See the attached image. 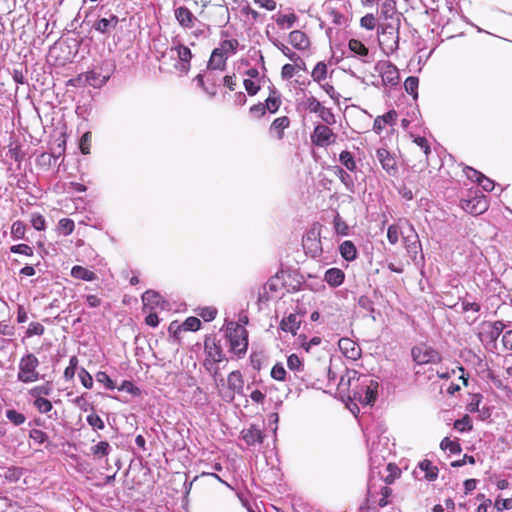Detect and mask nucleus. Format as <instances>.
I'll return each mask as SVG.
<instances>
[{"label":"nucleus","mask_w":512,"mask_h":512,"mask_svg":"<svg viewBox=\"0 0 512 512\" xmlns=\"http://www.w3.org/2000/svg\"><path fill=\"white\" fill-rule=\"evenodd\" d=\"M167 59L174 60V68L179 73L186 75L190 70L192 53L187 46L174 40L173 45L162 52L159 57V61H162L163 64H166Z\"/></svg>","instance_id":"nucleus-1"},{"label":"nucleus","mask_w":512,"mask_h":512,"mask_svg":"<svg viewBox=\"0 0 512 512\" xmlns=\"http://www.w3.org/2000/svg\"><path fill=\"white\" fill-rule=\"evenodd\" d=\"M39 366L38 358L32 354H25L19 361V371L17 379L23 383H32L39 380L40 375L37 371Z\"/></svg>","instance_id":"nucleus-2"},{"label":"nucleus","mask_w":512,"mask_h":512,"mask_svg":"<svg viewBox=\"0 0 512 512\" xmlns=\"http://www.w3.org/2000/svg\"><path fill=\"white\" fill-rule=\"evenodd\" d=\"M359 382V391L355 392L354 397L362 404L372 405L377 398L379 383L373 378L362 375L357 380Z\"/></svg>","instance_id":"nucleus-3"},{"label":"nucleus","mask_w":512,"mask_h":512,"mask_svg":"<svg viewBox=\"0 0 512 512\" xmlns=\"http://www.w3.org/2000/svg\"><path fill=\"white\" fill-rule=\"evenodd\" d=\"M337 135L327 125L318 124L311 134V142L318 147H327L334 144Z\"/></svg>","instance_id":"nucleus-4"},{"label":"nucleus","mask_w":512,"mask_h":512,"mask_svg":"<svg viewBox=\"0 0 512 512\" xmlns=\"http://www.w3.org/2000/svg\"><path fill=\"white\" fill-rule=\"evenodd\" d=\"M104 65L106 66V74L102 72H98L97 69H93L91 71L86 72L85 80L86 82L93 86L94 88H100L110 79L114 69L115 64L112 61L106 60L104 61Z\"/></svg>","instance_id":"nucleus-5"},{"label":"nucleus","mask_w":512,"mask_h":512,"mask_svg":"<svg viewBox=\"0 0 512 512\" xmlns=\"http://www.w3.org/2000/svg\"><path fill=\"white\" fill-rule=\"evenodd\" d=\"M413 360L419 364L436 363L440 361V354L427 345H419L412 348Z\"/></svg>","instance_id":"nucleus-6"},{"label":"nucleus","mask_w":512,"mask_h":512,"mask_svg":"<svg viewBox=\"0 0 512 512\" xmlns=\"http://www.w3.org/2000/svg\"><path fill=\"white\" fill-rule=\"evenodd\" d=\"M231 349L235 354H244L248 347L247 331L240 325H236L233 332L229 334Z\"/></svg>","instance_id":"nucleus-7"},{"label":"nucleus","mask_w":512,"mask_h":512,"mask_svg":"<svg viewBox=\"0 0 512 512\" xmlns=\"http://www.w3.org/2000/svg\"><path fill=\"white\" fill-rule=\"evenodd\" d=\"M397 22L399 19L397 18ZM399 26V23H397ZM381 34L382 39L379 40L380 45H386L391 51L398 49L399 45V33L398 27H395L393 24L381 25Z\"/></svg>","instance_id":"nucleus-8"},{"label":"nucleus","mask_w":512,"mask_h":512,"mask_svg":"<svg viewBox=\"0 0 512 512\" xmlns=\"http://www.w3.org/2000/svg\"><path fill=\"white\" fill-rule=\"evenodd\" d=\"M488 201L485 196H477L471 199L461 200V207L472 215H480L487 211Z\"/></svg>","instance_id":"nucleus-9"},{"label":"nucleus","mask_w":512,"mask_h":512,"mask_svg":"<svg viewBox=\"0 0 512 512\" xmlns=\"http://www.w3.org/2000/svg\"><path fill=\"white\" fill-rule=\"evenodd\" d=\"M505 328V324L503 321H494L488 322L483 325V330L480 332L479 336L482 341L488 340L490 342H495L500 335L503 333Z\"/></svg>","instance_id":"nucleus-10"},{"label":"nucleus","mask_w":512,"mask_h":512,"mask_svg":"<svg viewBox=\"0 0 512 512\" xmlns=\"http://www.w3.org/2000/svg\"><path fill=\"white\" fill-rule=\"evenodd\" d=\"M404 245L407 253L412 260L417 264V254L421 251V242L414 228H409V233L404 236Z\"/></svg>","instance_id":"nucleus-11"},{"label":"nucleus","mask_w":512,"mask_h":512,"mask_svg":"<svg viewBox=\"0 0 512 512\" xmlns=\"http://www.w3.org/2000/svg\"><path fill=\"white\" fill-rule=\"evenodd\" d=\"M118 23V16L110 14L108 18H99L94 21L91 27L101 34L110 35V33L117 27Z\"/></svg>","instance_id":"nucleus-12"},{"label":"nucleus","mask_w":512,"mask_h":512,"mask_svg":"<svg viewBox=\"0 0 512 512\" xmlns=\"http://www.w3.org/2000/svg\"><path fill=\"white\" fill-rule=\"evenodd\" d=\"M377 158L381 163L382 168L391 176H394L398 172L395 158L390 152L384 148H379L376 152Z\"/></svg>","instance_id":"nucleus-13"},{"label":"nucleus","mask_w":512,"mask_h":512,"mask_svg":"<svg viewBox=\"0 0 512 512\" xmlns=\"http://www.w3.org/2000/svg\"><path fill=\"white\" fill-rule=\"evenodd\" d=\"M263 431L256 425L252 424L248 428L243 429L241 431V438L245 441V443L249 446H254L256 444H262L264 440Z\"/></svg>","instance_id":"nucleus-14"},{"label":"nucleus","mask_w":512,"mask_h":512,"mask_svg":"<svg viewBox=\"0 0 512 512\" xmlns=\"http://www.w3.org/2000/svg\"><path fill=\"white\" fill-rule=\"evenodd\" d=\"M175 17L184 28H193L196 22H198L197 18L186 7H178L175 9Z\"/></svg>","instance_id":"nucleus-15"},{"label":"nucleus","mask_w":512,"mask_h":512,"mask_svg":"<svg viewBox=\"0 0 512 512\" xmlns=\"http://www.w3.org/2000/svg\"><path fill=\"white\" fill-rule=\"evenodd\" d=\"M227 56L221 53V49H214L207 64V69L223 71L226 68Z\"/></svg>","instance_id":"nucleus-16"},{"label":"nucleus","mask_w":512,"mask_h":512,"mask_svg":"<svg viewBox=\"0 0 512 512\" xmlns=\"http://www.w3.org/2000/svg\"><path fill=\"white\" fill-rule=\"evenodd\" d=\"M345 279V273L339 268H330L324 274V281L333 288L339 287Z\"/></svg>","instance_id":"nucleus-17"},{"label":"nucleus","mask_w":512,"mask_h":512,"mask_svg":"<svg viewBox=\"0 0 512 512\" xmlns=\"http://www.w3.org/2000/svg\"><path fill=\"white\" fill-rule=\"evenodd\" d=\"M380 73H381L382 80L385 83H388L391 85H396L399 81L398 70H397L396 66H394L391 63H384L381 68Z\"/></svg>","instance_id":"nucleus-18"},{"label":"nucleus","mask_w":512,"mask_h":512,"mask_svg":"<svg viewBox=\"0 0 512 512\" xmlns=\"http://www.w3.org/2000/svg\"><path fill=\"white\" fill-rule=\"evenodd\" d=\"M397 119V113L395 110H390L382 116H378L373 124V129L379 133L386 125H394Z\"/></svg>","instance_id":"nucleus-19"},{"label":"nucleus","mask_w":512,"mask_h":512,"mask_svg":"<svg viewBox=\"0 0 512 512\" xmlns=\"http://www.w3.org/2000/svg\"><path fill=\"white\" fill-rule=\"evenodd\" d=\"M289 43L298 50H304L309 46L306 34L300 30H294L289 34Z\"/></svg>","instance_id":"nucleus-20"},{"label":"nucleus","mask_w":512,"mask_h":512,"mask_svg":"<svg viewBox=\"0 0 512 512\" xmlns=\"http://www.w3.org/2000/svg\"><path fill=\"white\" fill-rule=\"evenodd\" d=\"M142 301L144 306H149L150 308H155L159 306L163 308V305L165 304V301L162 300L161 295L153 290H147L142 295Z\"/></svg>","instance_id":"nucleus-21"},{"label":"nucleus","mask_w":512,"mask_h":512,"mask_svg":"<svg viewBox=\"0 0 512 512\" xmlns=\"http://www.w3.org/2000/svg\"><path fill=\"white\" fill-rule=\"evenodd\" d=\"M227 382H228L229 389L232 390L234 393H238V394L243 393L244 381H243L240 371H238V370L232 371L228 375Z\"/></svg>","instance_id":"nucleus-22"},{"label":"nucleus","mask_w":512,"mask_h":512,"mask_svg":"<svg viewBox=\"0 0 512 512\" xmlns=\"http://www.w3.org/2000/svg\"><path fill=\"white\" fill-rule=\"evenodd\" d=\"M334 169H335V174L339 177V180L345 186V188L349 192L354 193L355 192V184H354V180H353L352 176L340 166H335Z\"/></svg>","instance_id":"nucleus-23"},{"label":"nucleus","mask_w":512,"mask_h":512,"mask_svg":"<svg viewBox=\"0 0 512 512\" xmlns=\"http://www.w3.org/2000/svg\"><path fill=\"white\" fill-rule=\"evenodd\" d=\"M218 75L217 71L210 70L206 68V83L208 87H204V91L210 96H215L217 94L218 87Z\"/></svg>","instance_id":"nucleus-24"},{"label":"nucleus","mask_w":512,"mask_h":512,"mask_svg":"<svg viewBox=\"0 0 512 512\" xmlns=\"http://www.w3.org/2000/svg\"><path fill=\"white\" fill-rule=\"evenodd\" d=\"M300 327V321L298 320V316L296 314H290L289 316L282 319L280 323V328L285 332H291L293 334L296 333Z\"/></svg>","instance_id":"nucleus-25"},{"label":"nucleus","mask_w":512,"mask_h":512,"mask_svg":"<svg viewBox=\"0 0 512 512\" xmlns=\"http://www.w3.org/2000/svg\"><path fill=\"white\" fill-rule=\"evenodd\" d=\"M290 125V119L287 116H282L279 118H276L271 126L270 131H276L277 132V138L281 140L284 136V130L288 128Z\"/></svg>","instance_id":"nucleus-26"},{"label":"nucleus","mask_w":512,"mask_h":512,"mask_svg":"<svg viewBox=\"0 0 512 512\" xmlns=\"http://www.w3.org/2000/svg\"><path fill=\"white\" fill-rule=\"evenodd\" d=\"M339 346L341 350H343L344 353L352 359H356L360 355V348H358L350 339H341L339 341Z\"/></svg>","instance_id":"nucleus-27"},{"label":"nucleus","mask_w":512,"mask_h":512,"mask_svg":"<svg viewBox=\"0 0 512 512\" xmlns=\"http://www.w3.org/2000/svg\"><path fill=\"white\" fill-rule=\"evenodd\" d=\"M419 469L423 471L424 479L428 481H433L438 476V468L432 464L429 460H423L418 465Z\"/></svg>","instance_id":"nucleus-28"},{"label":"nucleus","mask_w":512,"mask_h":512,"mask_svg":"<svg viewBox=\"0 0 512 512\" xmlns=\"http://www.w3.org/2000/svg\"><path fill=\"white\" fill-rule=\"evenodd\" d=\"M339 251H340V254L341 256L347 260V261H352L356 258L357 256V250H356V247L355 245L353 244L352 241H349V240H346L344 241L340 247H339Z\"/></svg>","instance_id":"nucleus-29"},{"label":"nucleus","mask_w":512,"mask_h":512,"mask_svg":"<svg viewBox=\"0 0 512 512\" xmlns=\"http://www.w3.org/2000/svg\"><path fill=\"white\" fill-rule=\"evenodd\" d=\"M71 275L76 279L85 281H94L96 279V274L93 271H90L79 265H76L72 268Z\"/></svg>","instance_id":"nucleus-30"},{"label":"nucleus","mask_w":512,"mask_h":512,"mask_svg":"<svg viewBox=\"0 0 512 512\" xmlns=\"http://www.w3.org/2000/svg\"><path fill=\"white\" fill-rule=\"evenodd\" d=\"M53 391L52 384L50 382L44 385L35 386L29 390V395L35 399L43 398L42 396H49Z\"/></svg>","instance_id":"nucleus-31"},{"label":"nucleus","mask_w":512,"mask_h":512,"mask_svg":"<svg viewBox=\"0 0 512 512\" xmlns=\"http://www.w3.org/2000/svg\"><path fill=\"white\" fill-rule=\"evenodd\" d=\"M340 163L350 172H354L357 169V164L354 156L349 151H342L339 155Z\"/></svg>","instance_id":"nucleus-32"},{"label":"nucleus","mask_w":512,"mask_h":512,"mask_svg":"<svg viewBox=\"0 0 512 512\" xmlns=\"http://www.w3.org/2000/svg\"><path fill=\"white\" fill-rule=\"evenodd\" d=\"M348 47L351 52L359 55L361 58H365L369 54L368 48L357 39L349 40Z\"/></svg>","instance_id":"nucleus-33"},{"label":"nucleus","mask_w":512,"mask_h":512,"mask_svg":"<svg viewBox=\"0 0 512 512\" xmlns=\"http://www.w3.org/2000/svg\"><path fill=\"white\" fill-rule=\"evenodd\" d=\"M274 45L294 64L301 62L304 65V61L301 59V57L293 52L288 46L279 41H275Z\"/></svg>","instance_id":"nucleus-34"},{"label":"nucleus","mask_w":512,"mask_h":512,"mask_svg":"<svg viewBox=\"0 0 512 512\" xmlns=\"http://www.w3.org/2000/svg\"><path fill=\"white\" fill-rule=\"evenodd\" d=\"M23 475V468L20 467H8L4 470L3 476L7 481L14 483L17 482Z\"/></svg>","instance_id":"nucleus-35"},{"label":"nucleus","mask_w":512,"mask_h":512,"mask_svg":"<svg viewBox=\"0 0 512 512\" xmlns=\"http://www.w3.org/2000/svg\"><path fill=\"white\" fill-rule=\"evenodd\" d=\"M281 104L280 96L277 95L276 90H272L269 97L265 101V107L266 110H268L271 113H275Z\"/></svg>","instance_id":"nucleus-36"},{"label":"nucleus","mask_w":512,"mask_h":512,"mask_svg":"<svg viewBox=\"0 0 512 512\" xmlns=\"http://www.w3.org/2000/svg\"><path fill=\"white\" fill-rule=\"evenodd\" d=\"M111 451V446L107 441H101L91 447V453L97 458L107 456Z\"/></svg>","instance_id":"nucleus-37"},{"label":"nucleus","mask_w":512,"mask_h":512,"mask_svg":"<svg viewBox=\"0 0 512 512\" xmlns=\"http://www.w3.org/2000/svg\"><path fill=\"white\" fill-rule=\"evenodd\" d=\"M302 106L311 113L318 114L323 105L314 97L309 96L302 102Z\"/></svg>","instance_id":"nucleus-38"},{"label":"nucleus","mask_w":512,"mask_h":512,"mask_svg":"<svg viewBox=\"0 0 512 512\" xmlns=\"http://www.w3.org/2000/svg\"><path fill=\"white\" fill-rule=\"evenodd\" d=\"M440 448L442 450H449L451 454H459L462 451L459 442L452 441L448 437L442 439Z\"/></svg>","instance_id":"nucleus-39"},{"label":"nucleus","mask_w":512,"mask_h":512,"mask_svg":"<svg viewBox=\"0 0 512 512\" xmlns=\"http://www.w3.org/2000/svg\"><path fill=\"white\" fill-rule=\"evenodd\" d=\"M311 76L314 81L321 82L327 76V66L324 62H318L314 67Z\"/></svg>","instance_id":"nucleus-40"},{"label":"nucleus","mask_w":512,"mask_h":512,"mask_svg":"<svg viewBox=\"0 0 512 512\" xmlns=\"http://www.w3.org/2000/svg\"><path fill=\"white\" fill-rule=\"evenodd\" d=\"M418 85H419V79L414 76H409L408 78H406V80L404 82V88H405L406 92L413 95L414 99H416L418 96V93H417Z\"/></svg>","instance_id":"nucleus-41"},{"label":"nucleus","mask_w":512,"mask_h":512,"mask_svg":"<svg viewBox=\"0 0 512 512\" xmlns=\"http://www.w3.org/2000/svg\"><path fill=\"white\" fill-rule=\"evenodd\" d=\"M333 224L337 234L342 236L348 235L349 226L339 214H336V216L334 217Z\"/></svg>","instance_id":"nucleus-42"},{"label":"nucleus","mask_w":512,"mask_h":512,"mask_svg":"<svg viewBox=\"0 0 512 512\" xmlns=\"http://www.w3.org/2000/svg\"><path fill=\"white\" fill-rule=\"evenodd\" d=\"M239 43L236 39L232 40H224L221 42L220 47L217 49H221V53L227 56V54H234L237 50Z\"/></svg>","instance_id":"nucleus-43"},{"label":"nucleus","mask_w":512,"mask_h":512,"mask_svg":"<svg viewBox=\"0 0 512 512\" xmlns=\"http://www.w3.org/2000/svg\"><path fill=\"white\" fill-rule=\"evenodd\" d=\"M26 226L22 221H15L11 227V236L15 240L23 239L25 237Z\"/></svg>","instance_id":"nucleus-44"},{"label":"nucleus","mask_w":512,"mask_h":512,"mask_svg":"<svg viewBox=\"0 0 512 512\" xmlns=\"http://www.w3.org/2000/svg\"><path fill=\"white\" fill-rule=\"evenodd\" d=\"M6 417L10 422H12L16 426L22 425L26 421L25 415L14 409L7 410Z\"/></svg>","instance_id":"nucleus-45"},{"label":"nucleus","mask_w":512,"mask_h":512,"mask_svg":"<svg viewBox=\"0 0 512 512\" xmlns=\"http://www.w3.org/2000/svg\"><path fill=\"white\" fill-rule=\"evenodd\" d=\"M33 404L43 414L50 412L53 408L52 403L46 398L35 399Z\"/></svg>","instance_id":"nucleus-46"},{"label":"nucleus","mask_w":512,"mask_h":512,"mask_svg":"<svg viewBox=\"0 0 512 512\" xmlns=\"http://www.w3.org/2000/svg\"><path fill=\"white\" fill-rule=\"evenodd\" d=\"M454 428L460 432L470 431L472 429L471 419L468 415L454 422Z\"/></svg>","instance_id":"nucleus-47"},{"label":"nucleus","mask_w":512,"mask_h":512,"mask_svg":"<svg viewBox=\"0 0 512 512\" xmlns=\"http://www.w3.org/2000/svg\"><path fill=\"white\" fill-rule=\"evenodd\" d=\"M75 228L74 222L71 219L63 218L59 221V231L63 235H70Z\"/></svg>","instance_id":"nucleus-48"},{"label":"nucleus","mask_w":512,"mask_h":512,"mask_svg":"<svg viewBox=\"0 0 512 512\" xmlns=\"http://www.w3.org/2000/svg\"><path fill=\"white\" fill-rule=\"evenodd\" d=\"M318 116L321 118V120L326 123V125H333L336 123V119L334 114L332 113L331 109L322 107L320 112L318 113Z\"/></svg>","instance_id":"nucleus-49"},{"label":"nucleus","mask_w":512,"mask_h":512,"mask_svg":"<svg viewBox=\"0 0 512 512\" xmlns=\"http://www.w3.org/2000/svg\"><path fill=\"white\" fill-rule=\"evenodd\" d=\"M297 20V17L295 14H288V15H280L277 19H276V23L278 26L280 27H284V25L287 26V28H291L294 23L296 22Z\"/></svg>","instance_id":"nucleus-50"},{"label":"nucleus","mask_w":512,"mask_h":512,"mask_svg":"<svg viewBox=\"0 0 512 512\" xmlns=\"http://www.w3.org/2000/svg\"><path fill=\"white\" fill-rule=\"evenodd\" d=\"M96 381L105 385L107 389L113 390L116 386L114 381L106 372L100 371L96 374Z\"/></svg>","instance_id":"nucleus-51"},{"label":"nucleus","mask_w":512,"mask_h":512,"mask_svg":"<svg viewBox=\"0 0 512 512\" xmlns=\"http://www.w3.org/2000/svg\"><path fill=\"white\" fill-rule=\"evenodd\" d=\"M201 326V321L196 317H188L182 324L184 330L197 331Z\"/></svg>","instance_id":"nucleus-52"},{"label":"nucleus","mask_w":512,"mask_h":512,"mask_svg":"<svg viewBox=\"0 0 512 512\" xmlns=\"http://www.w3.org/2000/svg\"><path fill=\"white\" fill-rule=\"evenodd\" d=\"M10 251L12 253L23 254L26 256H33V254H34L33 248L27 244L13 245V246H11Z\"/></svg>","instance_id":"nucleus-53"},{"label":"nucleus","mask_w":512,"mask_h":512,"mask_svg":"<svg viewBox=\"0 0 512 512\" xmlns=\"http://www.w3.org/2000/svg\"><path fill=\"white\" fill-rule=\"evenodd\" d=\"M495 512H503L512 509V497L507 499H497L494 503Z\"/></svg>","instance_id":"nucleus-54"},{"label":"nucleus","mask_w":512,"mask_h":512,"mask_svg":"<svg viewBox=\"0 0 512 512\" xmlns=\"http://www.w3.org/2000/svg\"><path fill=\"white\" fill-rule=\"evenodd\" d=\"M78 375L82 385L85 388L91 389L93 387V378L87 370L81 368Z\"/></svg>","instance_id":"nucleus-55"},{"label":"nucleus","mask_w":512,"mask_h":512,"mask_svg":"<svg viewBox=\"0 0 512 512\" xmlns=\"http://www.w3.org/2000/svg\"><path fill=\"white\" fill-rule=\"evenodd\" d=\"M87 422L94 429L102 430L105 427L104 421L95 413H91L87 416Z\"/></svg>","instance_id":"nucleus-56"},{"label":"nucleus","mask_w":512,"mask_h":512,"mask_svg":"<svg viewBox=\"0 0 512 512\" xmlns=\"http://www.w3.org/2000/svg\"><path fill=\"white\" fill-rule=\"evenodd\" d=\"M29 437L38 444H42L48 440L47 433L39 429H32L29 433Z\"/></svg>","instance_id":"nucleus-57"},{"label":"nucleus","mask_w":512,"mask_h":512,"mask_svg":"<svg viewBox=\"0 0 512 512\" xmlns=\"http://www.w3.org/2000/svg\"><path fill=\"white\" fill-rule=\"evenodd\" d=\"M271 376L275 380L283 381L286 376V371L281 363H277L271 370Z\"/></svg>","instance_id":"nucleus-58"},{"label":"nucleus","mask_w":512,"mask_h":512,"mask_svg":"<svg viewBox=\"0 0 512 512\" xmlns=\"http://www.w3.org/2000/svg\"><path fill=\"white\" fill-rule=\"evenodd\" d=\"M44 326L38 322H31L26 331L27 337H31L33 335H42L44 333Z\"/></svg>","instance_id":"nucleus-59"},{"label":"nucleus","mask_w":512,"mask_h":512,"mask_svg":"<svg viewBox=\"0 0 512 512\" xmlns=\"http://www.w3.org/2000/svg\"><path fill=\"white\" fill-rule=\"evenodd\" d=\"M287 366L292 371H299L302 368V361L296 354H291L287 359Z\"/></svg>","instance_id":"nucleus-60"},{"label":"nucleus","mask_w":512,"mask_h":512,"mask_svg":"<svg viewBox=\"0 0 512 512\" xmlns=\"http://www.w3.org/2000/svg\"><path fill=\"white\" fill-rule=\"evenodd\" d=\"M31 224L36 230H44L45 229V218L38 213L32 214Z\"/></svg>","instance_id":"nucleus-61"},{"label":"nucleus","mask_w":512,"mask_h":512,"mask_svg":"<svg viewBox=\"0 0 512 512\" xmlns=\"http://www.w3.org/2000/svg\"><path fill=\"white\" fill-rule=\"evenodd\" d=\"M91 133L86 132L80 139V149L83 154L90 153Z\"/></svg>","instance_id":"nucleus-62"},{"label":"nucleus","mask_w":512,"mask_h":512,"mask_svg":"<svg viewBox=\"0 0 512 512\" xmlns=\"http://www.w3.org/2000/svg\"><path fill=\"white\" fill-rule=\"evenodd\" d=\"M360 24L367 30H373L376 26V19L372 14H367L361 18Z\"/></svg>","instance_id":"nucleus-63"},{"label":"nucleus","mask_w":512,"mask_h":512,"mask_svg":"<svg viewBox=\"0 0 512 512\" xmlns=\"http://www.w3.org/2000/svg\"><path fill=\"white\" fill-rule=\"evenodd\" d=\"M243 84L250 96L256 95L260 89V86L257 85L252 79H245Z\"/></svg>","instance_id":"nucleus-64"}]
</instances>
